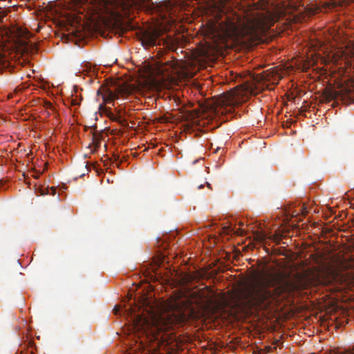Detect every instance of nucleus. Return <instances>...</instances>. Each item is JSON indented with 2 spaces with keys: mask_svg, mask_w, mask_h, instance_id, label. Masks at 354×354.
Here are the masks:
<instances>
[{
  "mask_svg": "<svg viewBox=\"0 0 354 354\" xmlns=\"http://www.w3.org/2000/svg\"><path fill=\"white\" fill-rule=\"evenodd\" d=\"M160 313H151L145 317L136 313L131 304L129 307L115 306L114 313L127 314L131 317L135 330H149L153 334H158L174 327V325L188 322L197 317V313L192 301L188 298L175 296L165 301Z\"/></svg>",
  "mask_w": 354,
  "mask_h": 354,
  "instance_id": "nucleus-1",
  "label": "nucleus"
},
{
  "mask_svg": "<svg viewBox=\"0 0 354 354\" xmlns=\"http://www.w3.org/2000/svg\"><path fill=\"white\" fill-rule=\"evenodd\" d=\"M243 14L242 16L232 12L226 16L225 27L228 34L245 35L250 39H257L274 25L277 17V14L266 6L261 9L254 6Z\"/></svg>",
  "mask_w": 354,
  "mask_h": 354,
  "instance_id": "nucleus-2",
  "label": "nucleus"
},
{
  "mask_svg": "<svg viewBox=\"0 0 354 354\" xmlns=\"http://www.w3.org/2000/svg\"><path fill=\"white\" fill-rule=\"evenodd\" d=\"M251 270L248 279L238 291L237 297L241 300H254L260 297L261 291L271 283L272 274L266 270L253 269ZM243 304H252L257 301H237Z\"/></svg>",
  "mask_w": 354,
  "mask_h": 354,
  "instance_id": "nucleus-3",
  "label": "nucleus"
},
{
  "mask_svg": "<svg viewBox=\"0 0 354 354\" xmlns=\"http://www.w3.org/2000/svg\"><path fill=\"white\" fill-rule=\"evenodd\" d=\"M239 102L236 91L223 93L216 97L214 101L215 112L221 115H232L234 106Z\"/></svg>",
  "mask_w": 354,
  "mask_h": 354,
  "instance_id": "nucleus-4",
  "label": "nucleus"
},
{
  "mask_svg": "<svg viewBox=\"0 0 354 354\" xmlns=\"http://www.w3.org/2000/svg\"><path fill=\"white\" fill-rule=\"evenodd\" d=\"M156 246L157 250L152 257L153 266H161L164 263L169 264L170 263L169 258L165 252L167 250L169 244L163 240L158 239H156Z\"/></svg>",
  "mask_w": 354,
  "mask_h": 354,
  "instance_id": "nucleus-5",
  "label": "nucleus"
},
{
  "mask_svg": "<svg viewBox=\"0 0 354 354\" xmlns=\"http://www.w3.org/2000/svg\"><path fill=\"white\" fill-rule=\"evenodd\" d=\"M22 35L24 36V38L17 39V45L20 50L22 52V53H36L38 50L37 45L28 39L30 35V32L28 31H26L23 32Z\"/></svg>",
  "mask_w": 354,
  "mask_h": 354,
  "instance_id": "nucleus-6",
  "label": "nucleus"
},
{
  "mask_svg": "<svg viewBox=\"0 0 354 354\" xmlns=\"http://www.w3.org/2000/svg\"><path fill=\"white\" fill-rule=\"evenodd\" d=\"M128 91L124 88H118L117 91H112L107 90L106 93L103 96L104 100L106 103L112 102L113 100L118 99L120 95L127 94Z\"/></svg>",
  "mask_w": 354,
  "mask_h": 354,
  "instance_id": "nucleus-7",
  "label": "nucleus"
},
{
  "mask_svg": "<svg viewBox=\"0 0 354 354\" xmlns=\"http://www.w3.org/2000/svg\"><path fill=\"white\" fill-rule=\"evenodd\" d=\"M158 35L156 32H144L142 37V45L147 46H152L156 45V40Z\"/></svg>",
  "mask_w": 354,
  "mask_h": 354,
  "instance_id": "nucleus-8",
  "label": "nucleus"
},
{
  "mask_svg": "<svg viewBox=\"0 0 354 354\" xmlns=\"http://www.w3.org/2000/svg\"><path fill=\"white\" fill-rule=\"evenodd\" d=\"M314 262L317 264V266H333L330 262H327V259L330 258L328 254L323 253L322 252H317L316 254L313 255Z\"/></svg>",
  "mask_w": 354,
  "mask_h": 354,
  "instance_id": "nucleus-9",
  "label": "nucleus"
},
{
  "mask_svg": "<svg viewBox=\"0 0 354 354\" xmlns=\"http://www.w3.org/2000/svg\"><path fill=\"white\" fill-rule=\"evenodd\" d=\"M12 69V67L10 66V62L6 57L0 55V73H3L5 70L11 71Z\"/></svg>",
  "mask_w": 354,
  "mask_h": 354,
  "instance_id": "nucleus-10",
  "label": "nucleus"
},
{
  "mask_svg": "<svg viewBox=\"0 0 354 354\" xmlns=\"http://www.w3.org/2000/svg\"><path fill=\"white\" fill-rule=\"evenodd\" d=\"M222 231H223V234H230V233H234V234H241L242 232H239V231L241 232V230L240 229H238L236 232L234 231V229H232L230 226H225L223 227H222Z\"/></svg>",
  "mask_w": 354,
  "mask_h": 354,
  "instance_id": "nucleus-11",
  "label": "nucleus"
},
{
  "mask_svg": "<svg viewBox=\"0 0 354 354\" xmlns=\"http://www.w3.org/2000/svg\"><path fill=\"white\" fill-rule=\"evenodd\" d=\"M7 15V12L6 10H0V23H3L4 17Z\"/></svg>",
  "mask_w": 354,
  "mask_h": 354,
  "instance_id": "nucleus-12",
  "label": "nucleus"
},
{
  "mask_svg": "<svg viewBox=\"0 0 354 354\" xmlns=\"http://www.w3.org/2000/svg\"><path fill=\"white\" fill-rule=\"evenodd\" d=\"M282 239V236L279 235V234H274V241L279 244Z\"/></svg>",
  "mask_w": 354,
  "mask_h": 354,
  "instance_id": "nucleus-13",
  "label": "nucleus"
},
{
  "mask_svg": "<svg viewBox=\"0 0 354 354\" xmlns=\"http://www.w3.org/2000/svg\"><path fill=\"white\" fill-rule=\"evenodd\" d=\"M23 90V88L18 86H17L14 90V94L15 95H17L19 93H21Z\"/></svg>",
  "mask_w": 354,
  "mask_h": 354,
  "instance_id": "nucleus-14",
  "label": "nucleus"
},
{
  "mask_svg": "<svg viewBox=\"0 0 354 354\" xmlns=\"http://www.w3.org/2000/svg\"><path fill=\"white\" fill-rule=\"evenodd\" d=\"M275 266H288L287 264H283L282 263H276V265ZM291 266H308V264L306 263H296V264H292Z\"/></svg>",
  "mask_w": 354,
  "mask_h": 354,
  "instance_id": "nucleus-15",
  "label": "nucleus"
},
{
  "mask_svg": "<svg viewBox=\"0 0 354 354\" xmlns=\"http://www.w3.org/2000/svg\"><path fill=\"white\" fill-rule=\"evenodd\" d=\"M46 107H47V108H49V109H52V108H53V105H52V104H51V103L48 102V103H47V105H46Z\"/></svg>",
  "mask_w": 354,
  "mask_h": 354,
  "instance_id": "nucleus-16",
  "label": "nucleus"
},
{
  "mask_svg": "<svg viewBox=\"0 0 354 354\" xmlns=\"http://www.w3.org/2000/svg\"><path fill=\"white\" fill-rule=\"evenodd\" d=\"M15 95V94H14V93H9V94L8 95V99H10V98L13 97V95Z\"/></svg>",
  "mask_w": 354,
  "mask_h": 354,
  "instance_id": "nucleus-17",
  "label": "nucleus"
},
{
  "mask_svg": "<svg viewBox=\"0 0 354 354\" xmlns=\"http://www.w3.org/2000/svg\"><path fill=\"white\" fill-rule=\"evenodd\" d=\"M73 105H78L79 103L76 100H73Z\"/></svg>",
  "mask_w": 354,
  "mask_h": 354,
  "instance_id": "nucleus-18",
  "label": "nucleus"
},
{
  "mask_svg": "<svg viewBox=\"0 0 354 354\" xmlns=\"http://www.w3.org/2000/svg\"><path fill=\"white\" fill-rule=\"evenodd\" d=\"M187 279H191L192 277V276L189 274H187Z\"/></svg>",
  "mask_w": 354,
  "mask_h": 354,
  "instance_id": "nucleus-19",
  "label": "nucleus"
},
{
  "mask_svg": "<svg viewBox=\"0 0 354 354\" xmlns=\"http://www.w3.org/2000/svg\"><path fill=\"white\" fill-rule=\"evenodd\" d=\"M202 187H203V185H201L198 187V189H201Z\"/></svg>",
  "mask_w": 354,
  "mask_h": 354,
  "instance_id": "nucleus-20",
  "label": "nucleus"
},
{
  "mask_svg": "<svg viewBox=\"0 0 354 354\" xmlns=\"http://www.w3.org/2000/svg\"><path fill=\"white\" fill-rule=\"evenodd\" d=\"M209 266H216L214 263H212L208 265Z\"/></svg>",
  "mask_w": 354,
  "mask_h": 354,
  "instance_id": "nucleus-21",
  "label": "nucleus"
},
{
  "mask_svg": "<svg viewBox=\"0 0 354 354\" xmlns=\"http://www.w3.org/2000/svg\"><path fill=\"white\" fill-rule=\"evenodd\" d=\"M204 268H211L212 267H207V266H205V267H203Z\"/></svg>",
  "mask_w": 354,
  "mask_h": 354,
  "instance_id": "nucleus-22",
  "label": "nucleus"
},
{
  "mask_svg": "<svg viewBox=\"0 0 354 354\" xmlns=\"http://www.w3.org/2000/svg\"><path fill=\"white\" fill-rule=\"evenodd\" d=\"M222 297H223V300H224V293L223 292Z\"/></svg>",
  "mask_w": 354,
  "mask_h": 354,
  "instance_id": "nucleus-23",
  "label": "nucleus"
},
{
  "mask_svg": "<svg viewBox=\"0 0 354 354\" xmlns=\"http://www.w3.org/2000/svg\"><path fill=\"white\" fill-rule=\"evenodd\" d=\"M55 189H53V195H55Z\"/></svg>",
  "mask_w": 354,
  "mask_h": 354,
  "instance_id": "nucleus-24",
  "label": "nucleus"
},
{
  "mask_svg": "<svg viewBox=\"0 0 354 354\" xmlns=\"http://www.w3.org/2000/svg\"><path fill=\"white\" fill-rule=\"evenodd\" d=\"M183 266H189V265L188 263H185Z\"/></svg>",
  "mask_w": 354,
  "mask_h": 354,
  "instance_id": "nucleus-25",
  "label": "nucleus"
},
{
  "mask_svg": "<svg viewBox=\"0 0 354 354\" xmlns=\"http://www.w3.org/2000/svg\"><path fill=\"white\" fill-rule=\"evenodd\" d=\"M17 263H18L19 264H21V262H19V260H18V261H17Z\"/></svg>",
  "mask_w": 354,
  "mask_h": 354,
  "instance_id": "nucleus-26",
  "label": "nucleus"
},
{
  "mask_svg": "<svg viewBox=\"0 0 354 354\" xmlns=\"http://www.w3.org/2000/svg\"><path fill=\"white\" fill-rule=\"evenodd\" d=\"M330 268H333V266H330Z\"/></svg>",
  "mask_w": 354,
  "mask_h": 354,
  "instance_id": "nucleus-27",
  "label": "nucleus"
}]
</instances>
